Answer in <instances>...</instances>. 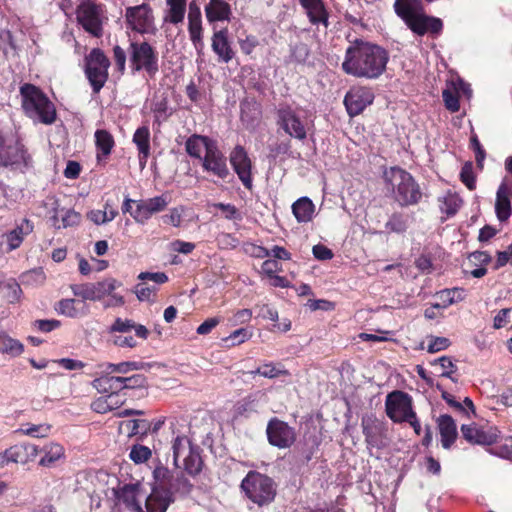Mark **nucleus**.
I'll list each match as a JSON object with an SVG mask.
<instances>
[{
  "label": "nucleus",
  "mask_w": 512,
  "mask_h": 512,
  "mask_svg": "<svg viewBox=\"0 0 512 512\" xmlns=\"http://www.w3.org/2000/svg\"><path fill=\"white\" fill-rule=\"evenodd\" d=\"M385 228L389 233H404L408 228L406 215L403 213H393L385 224Z\"/></svg>",
  "instance_id": "nucleus-47"
},
{
  "label": "nucleus",
  "mask_w": 512,
  "mask_h": 512,
  "mask_svg": "<svg viewBox=\"0 0 512 512\" xmlns=\"http://www.w3.org/2000/svg\"><path fill=\"white\" fill-rule=\"evenodd\" d=\"M61 228L74 226L80 221V214L72 209L61 208Z\"/></svg>",
  "instance_id": "nucleus-55"
},
{
  "label": "nucleus",
  "mask_w": 512,
  "mask_h": 512,
  "mask_svg": "<svg viewBox=\"0 0 512 512\" xmlns=\"http://www.w3.org/2000/svg\"><path fill=\"white\" fill-rule=\"evenodd\" d=\"M291 209L298 223L311 222L315 215V205L313 201L306 196L297 199L292 204Z\"/></svg>",
  "instance_id": "nucleus-32"
},
{
  "label": "nucleus",
  "mask_w": 512,
  "mask_h": 512,
  "mask_svg": "<svg viewBox=\"0 0 512 512\" xmlns=\"http://www.w3.org/2000/svg\"><path fill=\"white\" fill-rule=\"evenodd\" d=\"M394 8L396 14L418 35L438 34L443 28L441 19L422 13L421 0H396Z\"/></svg>",
  "instance_id": "nucleus-4"
},
{
  "label": "nucleus",
  "mask_w": 512,
  "mask_h": 512,
  "mask_svg": "<svg viewBox=\"0 0 512 512\" xmlns=\"http://www.w3.org/2000/svg\"><path fill=\"white\" fill-rule=\"evenodd\" d=\"M112 374L106 369V374L96 378L93 381V386L101 393L118 394V392L123 390L122 377Z\"/></svg>",
  "instance_id": "nucleus-33"
},
{
  "label": "nucleus",
  "mask_w": 512,
  "mask_h": 512,
  "mask_svg": "<svg viewBox=\"0 0 512 512\" xmlns=\"http://www.w3.org/2000/svg\"><path fill=\"white\" fill-rule=\"evenodd\" d=\"M120 427L127 432L129 437L145 436L151 429V423L146 419H133L121 422Z\"/></svg>",
  "instance_id": "nucleus-43"
},
{
  "label": "nucleus",
  "mask_w": 512,
  "mask_h": 512,
  "mask_svg": "<svg viewBox=\"0 0 512 512\" xmlns=\"http://www.w3.org/2000/svg\"><path fill=\"white\" fill-rule=\"evenodd\" d=\"M4 288L6 289L5 296L9 303H17L21 300L22 289L15 280H9L7 283H5Z\"/></svg>",
  "instance_id": "nucleus-54"
},
{
  "label": "nucleus",
  "mask_w": 512,
  "mask_h": 512,
  "mask_svg": "<svg viewBox=\"0 0 512 512\" xmlns=\"http://www.w3.org/2000/svg\"><path fill=\"white\" fill-rule=\"evenodd\" d=\"M281 271V265L274 259H267L261 265V273L267 277L273 276Z\"/></svg>",
  "instance_id": "nucleus-63"
},
{
  "label": "nucleus",
  "mask_w": 512,
  "mask_h": 512,
  "mask_svg": "<svg viewBox=\"0 0 512 512\" xmlns=\"http://www.w3.org/2000/svg\"><path fill=\"white\" fill-rule=\"evenodd\" d=\"M129 53L131 66L134 70H145L151 76L158 71L157 53L147 42H132Z\"/></svg>",
  "instance_id": "nucleus-12"
},
{
  "label": "nucleus",
  "mask_w": 512,
  "mask_h": 512,
  "mask_svg": "<svg viewBox=\"0 0 512 512\" xmlns=\"http://www.w3.org/2000/svg\"><path fill=\"white\" fill-rule=\"evenodd\" d=\"M158 287L155 284H149L141 281L134 287V293L139 301L155 302Z\"/></svg>",
  "instance_id": "nucleus-46"
},
{
  "label": "nucleus",
  "mask_w": 512,
  "mask_h": 512,
  "mask_svg": "<svg viewBox=\"0 0 512 512\" xmlns=\"http://www.w3.org/2000/svg\"><path fill=\"white\" fill-rule=\"evenodd\" d=\"M300 2L313 24L323 22L327 25L326 13L321 0H300Z\"/></svg>",
  "instance_id": "nucleus-41"
},
{
  "label": "nucleus",
  "mask_w": 512,
  "mask_h": 512,
  "mask_svg": "<svg viewBox=\"0 0 512 512\" xmlns=\"http://www.w3.org/2000/svg\"><path fill=\"white\" fill-rule=\"evenodd\" d=\"M443 100L445 102L446 108L451 112H457L459 110L460 106L458 100V91L445 89L443 91Z\"/></svg>",
  "instance_id": "nucleus-58"
},
{
  "label": "nucleus",
  "mask_w": 512,
  "mask_h": 512,
  "mask_svg": "<svg viewBox=\"0 0 512 512\" xmlns=\"http://www.w3.org/2000/svg\"><path fill=\"white\" fill-rule=\"evenodd\" d=\"M23 352L24 345L19 340L12 338L6 332H0V353L15 358Z\"/></svg>",
  "instance_id": "nucleus-40"
},
{
  "label": "nucleus",
  "mask_w": 512,
  "mask_h": 512,
  "mask_svg": "<svg viewBox=\"0 0 512 512\" xmlns=\"http://www.w3.org/2000/svg\"><path fill=\"white\" fill-rule=\"evenodd\" d=\"M51 426L49 424H23L15 433L34 438H43L49 434Z\"/></svg>",
  "instance_id": "nucleus-45"
},
{
  "label": "nucleus",
  "mask_w": 512,
  "mask_h": 512,
  "mask_svg": "<svg viewBox=\"0 0 512 512\" xmlns=\"http://www.w3.org/2000/svg\"><path fill=\"white\" fill-rule=\"evenodd\" d=\"M247 498L258 506L270 504L276 496V485L267 475L250 471L241 482Z\"/></svg>",
  "instance_id": "nucleus-7"
},
{
  "label": "nucleus",
  "mask_w": 512,
  "mask_h": 512,
  "mask_svg": "<svg viewBox=\"0 0 512 512\" xmlns=\"http://www.w3.org/2000/svg\"><path fill=\"white\" fill-rule=\"evenodd\" d=\"M252 337V333L245 328H240L232 332L226 341H231V345H239L249 340Z\"/></svg>",
  "instance_id": "nucleus-60"
},
{
  "label": "nucleus",
  "mask_w": 512,
  "mask_h": 512,
  "mask_svg": "<svg viewBox=\"0 0 512 512\" xmlns=\"http://www.w3.org/2000/svg\"><path fill=\"white\" fill-rule=\"evenodd\" d=\"M277 125L286 134L298 140H304L307 136L305 124L289 106H281L277 110Z\"/></svg>",
  "instance_id": "nucleus-15"
},
{
  "label": "nucleus",
  "mask_w": 512,
  "mask_h": 512,
  "mask_svg": "<svg viewBox=\"0 0 512 512\" xmlns=\"http://www.w3.org/2000/svg\"><path fill=\"white\" fill-rule=\"evenodd\" d=\"M167 205L168 200L164 195L141 200L137 202L136 209L134 212H131V216L137 223L144 224L153 214L165 210Z\"/></svg>",
  "instance_id": "nucleus-19"
},
{
  "label": "nucleus",
  "mask_w": 512,
  "mask_h": 512,
  "mask_svg": "<svg viewBox=\"0 0 512 512\" xmlns=\"http://www.w3.org/2000/svg\"><path fill=\"white\" fill-rule=\"evenodd\" d=\"M388 60L385 49L357 39L346 49L342 70L356 78L377 79L384 73Z\"/></svg>",
  "instance_id": "nucleus-1"
},
{
  "label": "nucleus",
  "mask_w": 512,
  "mask_h": 512,
  "mask_svg": "<svg viewBox=\"0 0 512 512\" xmlns=\"http://www.w3.org/2000/svg\"><path fill=\"white\" fill-rule=\"evenodd\" d=\"M241 51L249 55L259 45V41L255 36L249 35L245 39L239 41Z\"/></svg>",
  "instance_id": "nucleus-64"
},
{
  "label": "nucleus",
  "mask_w": 512,
  "mask_h": 512,
  "mask_svg": "<svg viewBox=\"0 0 512 512\" xmlns=\"http://www.w3.org/2000/svg\"><path fill=\"white\" fill-rule=\"evenodd\" d=\"M512 183L504 179L496 193L495 212L499 221L504 222L511 215Z\"/></svg>",
  "instance_id": "nucleus-22"
},
{
  "label": "nucleus",
  "mask_w": 512,
  "mask_h": 512,
  "mask_svg": "<svg viewBox=\"0 0 512 512\" xmlns=\"http://www.w3.org/2000/svg\"><path fill=\"white\" fill-rule=\"evenodd\" d=\"M191 489L192 484L183 474H177L176 476H174V480L170 488L172 497L174 492L187 494L191 491Z\"/></svg>",
  "instance_id": "nucleus-52"
},
{
  "label": "nucleus",
  "mask_w": 512,
  "mask_h": 512,
  "mask_svg": "<svg viewBox=\"0 0 512 512\" xmlns=\"http://www.w3.org/2000/svg\"><path fill=\"white\" fill-rule=\"evenodd\" d=\"M33 230V225L29 220H22L21 224L18 225L15 229L7 233L6 239L7 244L9 246V250L17 249L21 243L23 242L24 236L31 233Z\"/></svg>",
  "instance_id": "nucleus-39"
},
{
  "label": "nucleus",
  "mask_w": 512,
  "mask_h": 512,
  "mask_svg": "<svg viewBox=\"0 0 512 512\" xmlns=\"http://www.w3.org/2000/svg\"><path fill=\"white\" fill-rule=\"evenodd\" d=\"M134 332L135 336L145 340L149 335V330L141 324L135 323L131 319L116 318L113 324L108 328L109 335L117 334H131Z\"/></svg>",
  "instance_id": "nucleus-24"
},
{
  "label": "nucleus",
  "mask_w": 512,
  "mask_h": 512,
  "mask_svg": "<svg viewBox=\"0 0 512 512\" xmlns=\"http://www.w3.org/2000/svg\"><path fill=\"white\" fill-rule=\"evenodd\" d=\"M215 144L210 138L201 135H192L185 143L186 152L194 158L201 159L202 153L208 151V147Z\"/></svg>",
  "instance_id": "nucleus-35"
},
{
  "label": "nucleus",
  "mask_w": 512,
  "mask_h": 512,
  "mask_svg": "<svg viewBox=\"0 0 512 512\" xmlns=\"http://www.w3.org/2000/svg\"><path fill=\"white\" fill-rule=\"evenodd\" d=\"M138 149V159L141 169L146 166L150 156V130L149 127L143 125L136 129L132 139Z\"/></svg>",
  "instance_id": "nucleus-29"
},
{
  "label": "nucleus",
  "mask_w": 512,
  "mask_h": 512,
  "mask_svg": "<svg viewBox=\"0 0 512 512\" xmlns=\"http://www.w3.org/2000/svg\"><path fill=\"white\" fill-rule=\"evenodd\" d=\"M438 201L441 212L445 213L447 216L454 215L462 204V200L458 195L452 192L445 193L443 196L439 197Z\"/></svg>",
  "instance_id": "nucleus-44"
},
{
  "label": "nucleus",
  "mask_w": 512,
  "mask_h": 512,
  "mask_svg": "<svg viewBox=\"0 0 512 512\" xmlns=\"http://www.w3.org/2000/svg\"><path fill=\"white\" fill-rule=\"evenodd\" d=\"M450 346V340L445 337H431L428 352L436 353L442 350L447 349Z\"/></svg>",
  "instance_id": "nucleus-62"
},
{
  "label": "nucleus",
  "mask_w": 512,
  "mask_h": 512,
  "mask_svg": "<svg viewBox=\"0 0 512 512\" xmlns=\"http://www.w3.org/2000/svg\"><path fill=\"white\" fill-rule=\"evenodd\" d=\"M115 496L120 503H123L133 512H146L139 502L141 496V485L139 483L125 484L115 490Z\"/></svg>",
  "instance_id": "nucleus-21"
},
{
  "label": "nucleus",
  "mask_w": 512,
  "mask_h": 512,
  "mask_svg": "<svg viewBox=\"0 0 512 512\" xmlns=\"http://www.w3.org/2000/svg\"><path fill=\"white\" fill-rule=\"evenodd\" d=\"M121 286V283L113 278L104 279L95 283L72 284L70 289L75 297L81 298L83 302L101 301Z\"/></svg>",
  "instance_id": "nucleus-10"
},
{
  "label": "nucleus",
  "mask_w": 512,
  "mask_h": 512,
  "mask_svg": "<svg viewBox=\"0 0 512 512\" xmlns=\"http://www.w3.org/2000/svg\"><path fill=\"white\" fill-rule=\"evenodd\" d=\"M460 179L469 190H474L476 187L475 175L473 172L472 162H466L461 169Z\"/></svg>",
  "instance_id": "nucleus-53"
},
{
  "label": "nucleus",
  "mask_w": 512,
  "mask_h": 512,
  "mask_svg": "<svg viewBox=\"0 0 512 512\" xmlns=\"http://www.w3.org/2000/svg\"><path fill=\"white\" fill-rule=\"evenodd\" d=\"M167 10L164 21L172 24L183 22L186 13L187 0H166Z\"/></svg>",
  "instance_id": "nucleus-37"
},
{
  "label": "nucleus",
  "mask_w": 512,
  "mask_h": 512,
  "mask_svg": "<svg viewBox=\"0 0 512 512\" xmlns=\"http://www.w3.org/2000/svg\"><path fill=\"white\" fill-rule=\"evenodd\" d=\"M214 207L223 211L224 217L228 220H241L240 212L232 204L216 203Z\"/></svg>",
  "instance_id": "nucleus-61"
},
{
  "label": "nucleus",
  "mask_w": 512,
  "mask_h": 512,
  "mask_svg": "<svg viewBox=\"0 0 512 512\" xmlns=\"http://www.w3.org/2000/svg\"><path fill=\"white\" fill-rule=\"evenodd\" d=\"M21 106L33 122L51 125L56 121L55 105L37 86L25 83L20 87Z\"/></svg>",
  "instance_id": "nucleus-3"
},
{
  "label": "nucleus",
  "mask_w": 512,
  "mask_h": 512,
  "mask_svg": "<svg viewBox=\"0 0 512 512\" xmlns=\"http://www.w3.org/2000/svg\"><path fill=\"white\" fill-rule=\"evenodd\" d=\"M438 302L434 307L447 308L455 303L461 302L465 299V290L462 288L443 289L436 293Z\"/></svg>",
  "instance_id": "nucleus-38"
},
{
  "label": "nucleus",
  "mask_w": 512,
  "mask_h": 512,
  "mask_svg": "<svg viewBox=\"0 0 512 512\" xmlns=\"http://www.w3.org/2000/svg\"><path fill=\"white\" fill-rule=\"evenodd\" d=\"M432 365L440 368V375L442 377H447L454 380L452 378V374L456 371V366L454 365L450 357L442 356L434 360V362H432Z\"/></svg>",
  "instance_id": "nucleus-50"
},
{
  "label": "nucleus",
  "mask_w": 512,
  "mask_h": 512,
  "mask_svg": "<svg viewBox=\"0 0 512 512\" xmlns=\"http://www.w3.org/2000/svg\"><path fill=\"white\" fill-rule=\"evenodd\" d=\"M384 181L394 200L402 207L415 205L422 197L420 187L412 175L401 168L391 167L386 170Z\"/></svg>",
  "instance_id": "nucleus-5"
},
{
  "label": "nucleus",
  "mask_w": 512,
  "mask_h": 512,
  "mask_svg": "<svg viewBox=\"0 0 512 512\" xmlns=\"http://www.w3.org/2000/svg\"><path fill=\"white\" fill-rule=\"evenodd\" d=\"M153 478L155 485L146 499L145 507L153 512H166L168 506L174 501L170 491L174 475L167 467L160 464L155 467Z\"/></svg>",
  "instance_id": "nucleus-6"
},
{
  "label": "nucleus",
  "mask_w": 512,
  "mask_h": 512,
  "mask_svg": "<svg viewBox=\"0 0 512 512\" xmlns=\"http://www.w3.org/2000/svg\"><path fill=\"white\" fill-rule=\"evenodd\" d=\"M86 76L95 93H98L108 78L109 59L100 49H93L85 59Z\"/></svg>",
  "instance_id": "nucleus-8"
},
{
  "label": "nucleus",
  "mask_w": 512,
  "mask_h": 512,
  "mask_svg": "<svg viewBox=\"0 0 512 512\" xmlns=\"http://www.w3.org/2000/svg\"><path fill=\"white\" fill-rule=\"evenodd\" d=\"M385 410L387 416L395 423L405 422L415 414L412 397L402 391H393L387 395Z\"/></svg>",
  "instance_id": "nucleus-11"
},
{
  "label": "nucleus",
  "mask_w": 512,
  "mask_h": 512,
  "mask_svg": "<svg viewBox=\"0 0 512 512\" xmlns=\"http://www.w3.org/2000/svg\"><path fill=\"white\" fill-rule=\"evenodd\" d=\"M76 15L79 24L87 32L97 37L102 34V24L105 16L101 5L92 0H82L77 8Z\"/></svg>",
  "instance_id": "nucleus-9"
},
{
  "label": "nucleus",
  "mask_w": 512,
  "mask_h": 512,
  "mask_svg": "<svg viewBox=\"0 0 512 512\" xmlns=\"http://www.w3.org/2000/svg\"><path fill=\"white\" fill-rule=\"evenodd\" d=\"M24 160L23 147L13 138L4 139L0 136V167L17 165Z\"/></svg>",
  "instance_id": "nucleus-20"
},
{
  "label": "nucleus",
  "mask_w": 512,
  "mask_h": 512,
  "mask_svg": "<svg viewBox=\"0 0 512 512\" xmlns=\"http://www.w3.org/2000/svg\"><path fill=\"white\" fill-rule=\"evenodd\" d=\"M39 454H42L39 460V466L44 468H53L59 461L65 458L64 447L56 442L46 443L43 447L39 448Z\"/></svg>",
  "instance_id": "nucleus-25"
},
{
  "label": "nucleus",
  "mask_w": 512,
  "mask_h": 512,
  "mask_svg": "<svg viewBox=\"0 0 512 512\" xmlns=\"http://www.w3.org/2000/svg\"><path fill=\"white\" fill-rule=\"evenodd\" d=\"M12 463L25 465L39 455V447L31 443H20L8 448Z\"/></svg>",
  "instance_id": "nucleus-27"
},
{
  "label": "nucleus",
  "mask_w": 512,
  "mask_h": 512,
  "mask_svg": "<svg viewBox=\"0 0 512 512\" xmlns=\"http://www.w3.org/2000/svg\"><path fill=\"white\" fill-rule=\"evenodd\" d=\"M55 310L58 314L68 318L83 317L89 312L87 304L75 298L61 299L56 303Z\"/></svg>",
  "instance_id": "nucleus-26"
},
{
  "label": "nucleus",
  "mask_w": 512,
  "mask_h": 512,
  "mask_svg": "<svg viewBox=\"0 0 512 512\" xmlns=\"http://www.w3.org/2000/svg\"><path fill=\"white\" fill-rule=\"evenodd\" d=\"M362 429L368 449H380L385 446L383 428L375 420H362Z\"/></svg>",
  "instance_id": "nucleus-30"
},
{
  "label": "nucleus",
  "mask_w": 512,
  "mask_h": 512,
  "mask_svg": "<svg viewBox=\"0 0 512 512\" xmlns=\"http://www.w3.org/2000/svg\"><path fill=\"white\" fill-rule=\"evenodd\" d=\"M110 373L126 374L130 371L138 369V363L136 362H121L118 364L108 363L106 366Z\"/></svg>",
  "instance_id": "nucleus-59"
},
{
  "label": "nucleus",
  "mask_w": 512,
  "mask_h": 512,
  "mask_svg": "<svg viewBox=\"0 0 512 512\" xmlns=\"http://www.w3.org/2000/svg\"><path fill=\"white\" fill-rule=\"evenodd\" d=\"M230 164L237 174L242 184L247 188H252V161L244 147L237 145L229 155Z\"/></svg>",
  "instance_id": "nucleus-16"
},
{
  "label": "nucleus",
  "mask_w": 512,
  "mask_h": 512,
  "mask_svg": "<svg viewBox=\"0 0 512 512\" xmlns=\"http://www.w3.org/2000/svg\"><path fill=\"white\" fill-rule=\"evenodd\" d=\"M438 429L443 448L449 449L457 438V427L453 418L449 415H441L438 420Z\"/></svg>",
  "instance_id": "nucleus-31"
},
{
  "label": "nucleus",
  "mask_w": 512,
  "mask_h": 512,
  "mask_svg": "<svg viewBox=\"0 0 512 512\" xmlns=\"http://www.w3.org/2000/svg\"><path fill=\"white\" fill-rule=\"evenodd\" d=\"M188 22L189 31L202 30L201 11L199 7L194 3H190L189 5Z\"/></svg>",
  "instance_id": "nucleus-51"
},
{
  "label": "nucleus",
  "mask_w": 512,
  "mask_h": 512,
  "mask_svg": "<svg viewBox=\"0 0 512 512\" xmlns=\"http://www.w3.org/2000/svg\"><path fill=\"white\" fill-rule=\"evenodd\" d=\"M212 50L218 56L219 61L223 63H228L233 59L234 51L228 40V31L226 29L213 34Z\"/></svg>",
  "instance_id": "nucleus-28"
},
{
  "label": "nucleus",
  "mask_w": 512,
  "mask_h": 512,
  "mask_svg": "<svg viewBox=\"0 0 512 512\" xmlns=\"http://www.w3.org/2000/svg\"><path fill=\"white\" fill-rule=\"evenodd\" d=\"M125 19L127 27L140 34L155 31L152 9L147 4L126 8Z\"/></svg>",
  "instance_id": "nucleus-13"
},
{
  "label": "nucleus",
  "mask_w": 512,
  "mask_h": 512,
  "mask_svg": "<svg viewBox=\"0 0 512 512\" xmlns=\"http://www.w3.org/2000/svg\"><path fill=\"white\" fill-rule=\"evenodd\" d=\"M152 456V451L149 447L136 444L133 445L130 449L129 458L135 464H142L147 462Z\"/></svg>",
  "instance_id": "nucleus-48"
},
{
  "label": "nucleus",
  "mask_w": 512,
  "mask_h": 512,
  "mask_svg": "<svg viewBox=\"0 0 512 512\" xmlns=\"http://www.w3.org/2000/svg\"><path fill=\"white\" fill-rule=\"evenodd\" d=\"M169 430L172 435L171 450L174 466L180 468L182 459L183 469L189 475H197L201 471L202 460L198 447L193 445L191 439L186 435L185 425L181 424L177 418H172L169 421Z\"/></svg>",
  "instance_id": "nucleus-2"
},
{
  "label": "nucleus",
  "mask_w": 512,
  "mask_h": 512,
  "mask_svg": "<svg viewBox=\"0 0 512 512\" xmlns=\"http://www.w3.org/2000/svg\"><path fill=\"white\" fill-rule=\"evenodd\" d=\"M112 343L121 348H134L137 346L136 339L131 334L110 335Z\"/></svg>",
  "instance_id": "nucleus-56"
},
{
  "label": "nucleus",
  "mask_w": 512,
  "mask_h": 512,
  "mask_svg": "<svg viewBox=\"0 0 512 512\" xmlns=\"http://www.w3.org/2000/svg\"><path fill=\"white\" fill-rule=\"evenodd\" d=\"M117 215V209L109 201H106L103 210H92L87 214V217L94 224L102 225L112 221Z\"/></svg>",
  "instance_id": "nucleus-42"
},
{
  "label": "nucleus",
  "mask_w": 512,
  "mask_h": 512,
  "mask_svg": "<svg viewBox=\"0 0 512 512\" xmlns=\"http://www.w3.org/2000/svg\"><path fill=\"white\" fill-rule=\"evenodd\" d=\"M200 160L204 171L221 179H225L229 175L226 158L218 149L216 143L213 146L208 147V151Z\"/></svg>",
  "instance_id": "nucleus-18"
},
{
  "label": "nucleus",
  "mask_w": 512,
  "mask_h": 512,
  "mask_svg": "<svg viewBox=\"0 0 512 512\" xmlns=\"http://www.w3.org/2000/svg\"><path fill=\"white\" fill-rule=\"evenodd\" d=\"M374 100L373 92L365 87L350 89L344 98V104L350 116L359 115Z\"/></svg>",
  "instance_id": "nucleus-17"
},
{
  "label": "nucleus",
  "mask_w": 512,
  "mask_h": 512,
  "mask_svg": "<svg viewBox=\"0 0 512 512\" xmlns=\"http://www.w3.org/2000/svg\"><path fill=\"white\" fill-rule=\"evenodd\" d=\"M95 145L97 149V160H101V158H106L112 152V149L115 145V141L110 132L105 129H98L95 131Z\"/></svg>",
  "instance_id": "nucleus-36"
},
{
  "label": "nucleus",
  "mask_w": 512,
  "mask_h": 512,
  "mask_svg": "<svg viewBox=\"0 0 512 512\" xmlns=\"http://www.w3.org/2000/svg\"><path fill=\"white\" fill-rule=\"evenodd\" d=\"M206 18L209 22L228 20L231 9L223 0H210L205 6Z\"/></svg>",
  "instance_id": "nucleus-34"
},
{
  "label": "nucleus",
  "mask_w": 512,
  "mask_h": 512,
  "mask_svg": "<svg viewBox=\"0 0 512 512\" xmlns=\"http://www.w3.org/2000/svg\"><path fill=\"white\" fill-rule=\"evenodd\" d=\"M253 374H259L265 378H276L281 375H289V372L285 369H282L280 367H277L273 363H265L262 366L258 367L255 371L252 372Z\"/></svg>",
  "instance_id": "nucleus-49"
},
{
  "label": "nucleus",
  "mask_w": 512,
  "mask_h": 512,
  "mask_svg": "<svg viewBox=\"0 0 512 512\" xmlns=\"http://www.w3.org/2000/svg\"><path fill=\"white\" fill-rule=\"evenodd\" d=\"M138 279L140 281H150L158 287V285L168 281V276L163 272H141L138 275Z\"/></svg>",
  "instance_id": "nucleus-57"
},
{
  "label": "nucleus",
  "mask_w": 512,
  "mask_h": 512,
  "mask_svg": "<svg viewBox=\"0 0 512 512\" xmlns=\"http://www.w3.org/2000/svg\"><path fill=\"white\" fill-rule=\"evenodd\" d=\"M461 433L466 441L477 445H491L497 440V434L493 430H484L478 426L462 425Z\"/></svg>",
  "instance_id": "nucleus-23"
},
{
  "label": "nucleus",
  "mask_w": 512,
  "mask_h": 512,
  "mask_svg": "<svg viewBox=\"0 0 512 512\" xmlns=\"http://www.w3.org/2000/svg\"><path fill=\"white\" fill-rule=\"evenodd\" d=\"M266 434L269 444L279 449L289 448L296 441L295 429L276 417L269 420Z\"/></svg>",
  "instance_id": "nucleus-14"
}]
</instances>
